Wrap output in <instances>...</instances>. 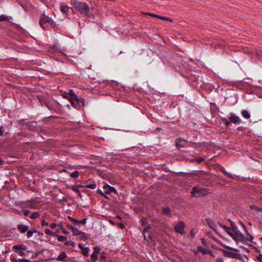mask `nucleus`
Segmentation results:
<instances>
[{
  "instance_id": "obj_1",
  "label": "nucleus",
  "mask_w": 262,
  "mask_h": 262,
  "mask_svg": "<svg viewBox=\"0 0 262 262\" xmlns=\"http://www.w3.org/2000/svg\"><path fill=\"white\" fill-rule=\"evenodd\" d=\"M74 7L76 10L81 14H84L87 16H90L91 13H90V8L89 5L85 3L81 2H77L74 4Z\"/></svg>"
},
{
  "instance_id": "obj_2",
  "label": "nucleus",
  "mask_w": 262,
  "mask_h": 262,
  "mask_svg": "<svg viewBox=\"0 0 262 262\" xmlns=\"http://www.w3.org/2000/svg\"><path fill=\"white\" fill-rule=\"evenodd\" d=\"M230 237H231L236 242H241L244 244L247 241L252 242L253 239V236L250 235V237H246L241 232L236 234H233L230 232Z\"/></svg>"
},
{
  "instance_id": "obj_3",
  "label": "nucleus",
  "mask_w": 262,
  "mask_h": 262,
  "mask_svg": "<svg viewBox=\"0 0 262 262\" xmlns=\"http://www.w3.org/2000/svg\"><path fill=\"white\" fill-rule=\"evenodd\" d=\"M46 23L49 24L52 28H55L56 26V23L51 17L46 15L45 14H42L40 18L39 25L45 29L43 25Z\"/></svg>"
},
{
  "instance_id": "obj_4",
  "label": "nucleus",
  "mask_w": 262,
  "mask_h": 262,
  "mask_svg": "<svg viewBox=\"0 0 262 262\" xmlns=\"http://www.w3.org/2000/svg\"><path fill=\"white\" fill-rule=\"evenodd\" d=\"M208 191V189L195 186L192 188L191 193L194 196H200L208 194L209 193Z\"/></svg>"
},
{
  "instance_id": "obj_5",
  "label": "nucleus",
  "mask_w": 262,
  "mask_h": 262,
  "mask_svg": "<svg viewBox=\"0 0 262 262\" xmlns=\"http://www.w3.org/2000/svg\"><path fill=\"white\" fill-rule=\"evenodd\" d=\"M71 103L75 108L79 109L81 107L84 106V99L77 96V99H74V101H72Z\"/></svg>"
},
{
  "instance_id": "obj_6",
  "label": "nucleus",
  "mask_w": 262,
  "mask_h": 262,
  "mask_svg": "<svg viewBox=\"0 0 262 262\" xmlns=\"http://www.w3.org/2000/svg\"><path fill=\"white\" fill-rule=\"evenodd\" d=\"M185 226L184 223L182 221H180L175 225L174 230L177 232L179 233L180 234H183L184 233V229Z\"/></svg>"
},
{
  "instance_id": "obj_7",
  "label": "nucleus",
  "mask_w": 262,
  "mask_h": 262,
  "mask_svg": "<svg viewBox=\"0 0 262 262\" xmlns=\"http://www.w3.org/2000/svg\"><path fill=\"white\" fill-rule=\"evenodd\" d=\"M60 11L67 15L73 13V9L67 5H61Z\"/></svg>"
},
{
  "instance_id": "obj_8",
  "label": "nucleus",
  "mask_w": 262,
  "mask_h": 262,
  "mask_svg": "<svg viewBox=\"0 0 262 262\" xmlns=\"http://www.w3.org/2000/svg\"><path fill=\"white\" fill-rule=\"evenodd\" d=\"M68 95L69 96H64V95H63V97L67 98L70 102L74 101V99H77V95L75 94L74 91L72 89L69 90V93H68Z\"/></svg>"
},
{
  "instance_id": "obj_9",
  "label": "nucleus",
  "mask_w": 262,
  "mask_h": 262,
  "mask_svg": "<svg viewBox=\"0 0 262 262\" xmlns=\"http://www.w3.org/2000/svg\"><path fill=\"white\" fill-rule=\"evenodd\" d=\"M103 188L105 190V193L106 194H109L111 192H114L115 194L117 193V192L114 187L109 186L107 184L104 185Z\"/></svg>"
},
{
  "instance_id": "obj_10",
  "label": "nucleus",
  "mask_w": 262,
  "mask_h": 262,
  "mask_svg": "<svg viewBox=\"0 0 262 262\" xmlns=\"http://www.w3.org/2000/svg\"><path fill=\"white\" fill-rule=\"evenodd\" d=\"M183 142H187V141L182 138H179L176 140V145L179 149H180L181 148L185 147L186 146V145L185 144L182 143Z\"/></svg>"
},
{
  "instance_id": "obj_11",
  "label": "nucleus",
  "mask_w": 262,
  "mask_h": 262,
  "mask_svg": "<svg viewBox=\"0 0 262 262\" xmlns=\"http://www.w3.org/2000/svg\"><path fill=\"white\" fill-rule=\"evenodd\" d=\"M100 252V248L98 247H95L94 248V251L93 253L91 255V262L95 261L97 259V255Z\"/></svg>"
},
{
  "instance_id": "obj_12",
  "label": "nucleus",
  "mask_w": 262,
  "mask_h": 262,
  "mask_svg": "<svg viewBox=\"0 0 262 262\" xmlns=\"http://www.w3.org/2000/svg\"><path fill=\"white\" fill-rule=\"evenodd\" d=\"M23 125H26V127L31 130H35V127H37L36 123L35 122H26L22 123Z\"/></svg>"
},
{
  "instance_id": "obj_13",
  "label": "nucleus",
  "mask_w": 262,
  "mask_h": 262,
  "mask_svg": "<svg viewBox=\"0 0 262 262\" xmlns=\"http://www.w3.org/2000/svg\"><path fill=\"white\" fill-rule=\"evenodd\" d=\"M241 122V120L238 116H235L233 114H230V122H232L235 124H239Z\"/></svg>"
},
{
  "instance_id": "obj_14",
  "label": "nucleus",
  "mask_w": 262,
  "mask_h": 262,
  "mask_svg": "<svg viewBox=\"0 0 262 262\" xmlns=\"http://www.w3.org/2000/svg\"><path fill=\"white\" fill-rule=\"evenodd\" d=\"M29 227L28 226H26L23 224H20L17 226V229L22 233H24L27 232Z\"/></svg>"
},
{
  "instance_id": "obj_15",
  "label": "nucleus",
  "mask_w": 262,
  "mask_h": 262,
  "mask_svg": "<svg viewBox=\"0 0 262 262\" xmlns=\"http://www.w3.org/2000/svg\"><path fill=\"white\" fill-rule=\"evenodd\" d=\"M162 213L165 215H168L169 216H172L171 210L169 207H163L162 210Z\"/></svg>"
},
{
  "instance_id": "obj_16",
  "label": "nucleus",
  "mask_w": 262,
  "mask_h": 262,
  "mask_svg": "<svg viewBox=\"0 0 262 262\" xmlns=\"http://www.w3.org/2000/svg\"><path fill=\"white\" fill-rule=\"evenodd\" d=\"M206 222H207L208 225H209V226L211 228H212L214 231L216 232V225H215L214 222H213V221L211 219H207Z\"/></svg>"
},
{
  "instance_id": "obj_17",
  "label": "nucleus",
  "mask_w": 262,
  "mask_h": 262,
  "mask_svg": "<svg viewBox=\"0 0 262 262\" xmlns=\"http://www.w3.org/2000/svg\"><path fill=\"white\" fill-rule=\"evenodd\" d=\"M230 230H232L233 233V234H236L237 233H240L239 230H238L237 227L235 225L234 223L230 220Z\"/></svg>"
},
{
  "instance_id": "obj_18",
  "label": "nucleus",
  "mask_w": 262,
  "mask_h": 262,
  "mask_svg": "<svg viewBox=\"0 0 262 262\" xmlns=\"http://www.w3.org/2000/svg\"><path fill=\"white\" fill-rule=\"evenodd\" d=\"M198 250L199 252L202 253L203 254L211 253V252L210 251L201 246L198 247Z\"/></svg>"
},
{
  "instance_id": "obj_19",
  "label": "nucleus",
  "mask_w": 262,
  "mask_h": 262,
  "mask_svg": "<svg viewBox=\"0 0 262 262\" xmlns=\"http://www.w3.org/2000/svg\"><path fill=\"white\" fill-rule=\"evenodd\" d=\"M10 19H11V16H6L5 15H0V22L3 21L11 22Z\"/></svg>"
},
{
  "instance_id": "obj_20",
  "label": "nucleus",
  "mask_w": 262,
  "mask_h": 262,
  "mask_svg": "<svg viewBox=\"0 0 262 262\" xmlns=\"http://www.w3.org/2000/svg\"><path fill=\"white\" fill-rule=\"evenodd\" d=\"M67 257V254L65 252H62L58 257L57 260L58 261H63L64 259Z\"/></svg>"
},
{
  "instance_id": "obj_21",
  "label": "nucleus",
  "mask_w": 262,
  "mask_h": 262,
  "mask_svg": "<svg viewBox=\"0 0 262 262\" xmlns=\"http://www.w3.org/2000/svg\"><path fill=\"white\" fill-rule=\"evenodd\" d=\"M79 185H75V186H73L72 188V189L75 192H77L78 193V195L79 196H80V198H81L82 195L80 193V190L78 189V188H79Z\"/></svg>"
},
{
  "instance_id": "obj_22",
  "label": "nucleus",
  "mask_w": 262,
  "mask_h": 262,
  "mask_svg": "<svg viewBox=\"0 0 262 262\" xmlns=\"http://www.w3.org/2000/svg\"><path fill=\"white\" fill-rule=\"evenodd\" d=\"M37 97L38 100H39V101L40 102V103H41V104L42 105L43 104H44L47 102L45 98L42 96L38 95V96H37Z\"/></svg>"
},
{
  "instance_id": "obj_23",
  "label": "nucleus",
  "mask_w": 262,
  "mask_h": 262,
  "mask_svg": "<svg viewBox=\"0 0 262 262\" xmlns=\"http://www.w3.org/2000/svg\"><path fill=\"white\" fill-rule=\"evenodd\" d=\"M13 249L17 251L18 250H26V247L23 245H15L13 247Z\"/></svg>"
},
{
  "instance_id": "obj_24",
  "label": "nucleus",
  "mask_w": 262,
  "mask_h": 262,
  "mask_svg": "<svg viewBox=\"0 0 262 262\" xmlns=\"http://www.w3.org/2000/svg\"><path fill=\"white\" fill-rule=\"evenodd\" d=\"M242 115L244 118L246 119H249L250 118V115L247 110L242 111Z\"/></svg>"
},
{
  "instance_id": "obj_25",
  "label": "nucleus",
  "mask_w": 262,
  "mask_h": 262,
  "mask_svg": "<svg viewBox=\"0 0 262 262\" xmlns=\"http://www.w3.org/2000/svg\"><path fill=\"white\" fill-rule=\"evenodd\" d=\"M73 234L75 236H77L79 235H81L82 233V232L79 230H78L77 228H74L73 230L72 231Z\"/></svg>"
},
{
  "instance_id": "obj_26",
  "label": "nucleus",
  "mask_w": 262,
  "mask_h": 262,
  "mask_svg": "<svg viewBox=\"0 0 262 262\" xmlns=\"http://www.w3.org/2000/svg\"><path fill=\"white\" fill-rule=\"evenodd\" d=\"M45 233H46V234H47V235H51V236H57V234H56L55 232H53V231H51V230H50V229H46L45 230Z\"/></svg>"
},
{
  "instance_id": "obj_27",
  "label": "nucleus",
  "mask_w": 262,
  "mask_h": 262,
  "mask_svg": "<svg viewBox=\"0 0 262 262\" xmlns=\"http://www.w3.org/2000/svg\"><path fill=\"white\" fill-rule=\"evenodd\" d=\"M241 256V255L238 253L230 252V257L240 259Z\"/></svg>"
},
{
  "instance_id": "obj_28",
  "label": "nucleus",
  "mask_w": 262,
  "mask_h": 262,
  "mask_svg": "<svg viewBox=\"0 0 262 262\" xmlns=\"http://www.w3.org/2000/svg\"><path fill=\"white\" fill-rule=\"evenodd\" d=\"M210 105V111H211L212 113H213V112H215L216 110L217 109L216 104H215L214 103H211Z\"/></svg>"
},
{
  "instance_id": "obj_29",
  "label": "nucleus",
  "mask_w": 262,
  "mask_h": 262,
  "mask_svg": "<svg viewBox=\"0 0 262 262\" xmlns=\"http://www.w3.org/2000/svg\"><path fill=\"white\" fill-rule=\"evenodd\" d=\"M57 237L58 241L59 242H64L67 240V237L66 236H64L62 235H57L56 236Z\"/></svg>"
},
{
  "instance_id": "obj_30",
  "label": "nucleus",
  "mask_w": 262,
  "mask_h": 262,
  "mask_svg": "<svg viewBox=\"0 0 262 262\" xmlns=\"http://www.w3.org/2000/svg\"><path fill=\"white\" fill-rule=\"evenodd\" d=\"M250 209L252 210H255L256 211H258L262 212V208L256 206L255 205H251L250 206Z\"/></svg>"
},
{
  "instance_id": "obj_31",
  "label": "nucleus",
  "mask_w": 262,
  "mask_h": 262,
  "mask_svg": "<svg viewBox=\"0 0 262 262\" xmlns=\"http://www.w3.org/2000/svg\"><path fill=\"white\" fill-rule=\"evenodd\" d=\"M82 253L84 256H88L89 252V248L84 247L83 249L81 250Z\"/></svg>"
},
{
  "instance_id": "obj_32",
  "label": "nucleus",
  "mask_w": 262,
  "mask_h": 262,
  "mask_svg": "<svg viewBox=\"0 0 262 262\" xmlns=\"http://www.w3.org/2000/svg\"><path fill=\"white\" fill-rule=\"evenodd\" d=\"M219 226L222 227L223 229L225 230V231L229 234V227L226 226L225 225H222L221 223H219Z\"/></svg>"
},
{
  "instance_id": "obj_33",
  "label": "nucleus",
  "mask_w": 262,
  "mask_h": 262,
  "mask_svg": "<svg viewBox=\"0 0 262 262\" xmlns=\"http://www.w3.org/2000/svg\"><path fill=\"white\" fill-rule=\"evenodd\" d=\"M39 216V214L38 213V212H34L31 214L30 218H31L32 219H35L38 217Z\"/></svg>"
},
{
  "instance_id": "obj_34",
  "label": "nucleus",
  "mask_w": 262,
  "mask_h": 262,
  "mask_svg": "<svg viewBox=\"0 0 262 262\" xmlns=\"http://www.w3.org/2000/svg\"><path fill=\"white\" fill-rule=\"evenodd\" d=\"M79 176V172L78 171H75L70 173V176L75 179L77 178Z\"/></svg>"
},
{
  "instance_id": "obj_35",
  "label": "nucleus",
  "mask_w": 262,
  "mask_h": 262,
  "mask_svg": "<svg viewBox=\"0 0 262 262\" xmlns=\"http://www.w3.org/2000/svg\"><path fill=\"white\" fill-rule=\"evenodd\" d=\"M44 105H46V106L50 111L54 110L53 106L47 101L44 104Z\"/></svg>"
},
{
  "instance_id": "obj_36",
  "label": "nucleus",
  "mask_w": 262,
  "mask_h": 262,
  "mask_svg": "<svg viewBox=\"0 0 262 262\" xmlns=\"http://www.w3.org/2000/svg\"><path fill=\"white\" fill-rule=\"evenodd\" d=\"M64 245L66 246H71L74 247L75 246V243L72 241H67V242H66V243H64Z\"/></svg>"
},
{
  "instance_id": "obj_37",
  "label": "nucleus",
  "mask_w": 262,
  "mask_h": 262,
  "mask_svg": "<svg viewBox=\"0 0 262 262\" xmlns=\"http://www.w3.org/2000/svg\"><path fill=\"white\" fill-rule=\"evenodd\" d=\"M97 192L98 193H99V194H100L103 197H104L106 199H108V197L107 195H105V192L103 193L100 189H98L97 190Z\"/></svg>"
},
{
  "instance_id": "obj_38",
  "label": "nucleus",
  "mask_w": 262,
  "mask_h": 262,
  "mask_svg": "<svg viewBox=\"0 0 262 262\" xmlns=\"http://www.w3.org/2000/svg\"><path fill=\"white\" fill-rule=\"evenodd\" d=\"M150 228V226L148 225L144 226V227L143 228V233H145V232L148 231Z\"/></svg>"
},
{
  "instance_id": "obj_39",
  "label": "nucleus",
  "mask_w": 262,
  "mask_h": 262,
  "mask_svg": "<svg viewBox=\"0 0 262 262\" xmlns=\"http://www.w3.org/2000/svg\"><path fill=\"white\" fill-rule=\"evenodd\" d=\"M85 187L91 189H95L96 187V185L95 183H92L91 184L87 185L86 186H85Z\"/></svg>"
},
{
  "instance_id": "obj_40",
  "label": "nucleus",
  "mask_w": 262,
  "mask_h": 262,
  "mask_svg": "<svg viewBox=\"0 0 262 262\" xmlns=\"http://www.w3.org/2000/svg\"><path fill=\"white\" fill-rule=\"evenodd\" d=\"M42 252H43V251H38L37 252H36L35 253H34L32 255V258L37 257L38 256V255H39L40 254H41Z\"/></svg>"
},
{
  "instance_id": "obj_41",
  "label": "nucleus",
  "mask_w": 262,
  "mask_h": 262,
  "mask_svg": "<svg viewBox=\"0 0 262 262\" xmlns=\"http://www.w3.org/2000/svg\"><path fill=\"white\" fill-rule=\"evenodd\" d=\"M204 159L202 157H199L196 158L195 160V161L198 163H201V162L204 161Z\"/></svg>"
},
{
  "instance_id": "obj_42",
  "label": "nucleus",
  "mask_w": 262,
  "mask_h": 262,
  "mask_svg": "<svg viewBox=\"0 0 262 262\" xmlns=\"http://www.w3.org/2000/svg\"><path fill=\"white\" fill-rule=\"evenodd\" d=\"M81 235V236L80 237V239H85L88 238L87 235L85 233L82 232Z\"/></svg>"
},
{
  "instance_id": "obj_43",
  "label": "nucleus",
  "mask_w": 262,
  "mask_h": 262,
  "mask_svg": "<svg viewBox=\"0 0 262 262\" xmlns=\"http://www.w3.org/2000/svg\"><path fill=\"white\" fill-rule=\"evenodd\" d=\"M140 222H141V226H144L146 225V224H147V222L146 221V220L145 218L143 217L141 219Z\"/></svg>"
},
{
  "instance_id": "obj_44",
  "label": "nucleus",
  "mask_w": 262,
  "mask_h": 262,
  "mask_svg": "<svg viewBox=\"0 0 262 262\" xmlns=\"http://www.w3.org/2000/svg\"><path fill=\"white\" fill-rule=\"evenodd\" d=\"M106 259V256L105 255V254L104 253H102L101 254V256L100 257V260L101 261H104V260H105Z\"/></svg>"
},
{
  "instance_id": "obj_45",
  "label": "nucleus",
  "mask_w": 262,
  "mask_h": 262,
  "mask_svg": "<svg viewBox=\"0 0 262 262\" xmlns=\"http://www.w3.org/2000/svg\"><path fill=\"white\" fill-rule=\"evenodd\" d=\"M33 234V231H32V230H28L27 233V236L28 237H30L32 236Z\"/></svg>"
},
{
  "instance_id": "obj_46",
  "label": "nucleus",
  "mask_w": 262,
  "mask_h": 262,
  "mask_svg": "<svg viewBox=\"0 0 262 262\" xmlns=\"http://www.w3.org/2000/svg\"><path fill=\"white\" fill-rule=\"evenodd\" d=\"M221 250L224 253V255L225 256H226L227 257H229V251H227L226 250H223V249H221Z\"/></svg>"
},
{
  "instance_id": "obj_47",
  "label": "nucleus",
  "mask_w": 262,
  "mask_h": 262,
  "mask_svg": "<svg viewBox=\"0 0 262 262\" xmlns=\"http://www.w3.org/2000/svg\"><path fill=\"white\" fill-rule=\"evenodd\" d=\"M23 212L25 216H28L30 212V211L28 209H23Z\"/></svg>"
},
{
  "instance_id": "obj_48",
  "label": "nucleus",
  "mask_w": 262,
  "mask_h": 262,
  "mask_svg": "<svg viewBox=\"0 0 262 262\" xmlns=\"http://www.w3.org/2000/svg\"><path fill=\"white\" fill-rule=\"evenodd\" d=\"M87 218H84L82 220L79 221V224H81L82 225H85L86 223Z\"/></svg>"
},
{
  "instance_id": "obj_49",
  "label": "nucleus",
  "mask_w": 262,
  "mask_h": 262,
  "mask_svg": "<svg viewBox=\"0 0 262 262\" xmlns=\"http://www.w3.org/2000/svg\"><path fill=\"white\" fill-rule=\"evenodd\" d=\"M190 235H191V237H194V234H195L194 229H191V230H190Z\"/></svg>"
},
{
  "instance_id": "obj_50",
  "label": "nucleus",
  "mask_w": 262,
  "mask_h": 262,
  "mask_svg": "<svg viewBox=\"0 0 262 262\" xmlns=\"http://www.w3.org/2000/svg\"><path fill=\"white\" fill-rule=\"evenodd\" d=\"M48 225H49L48 223L46 222L45 221V220H42L41 221V226H48Z\"/></svg>"
},
{
  "instance_id": "obj_51",
  "label": "nucleus",
  "mask_w": 262,
  "mask_h": 262,
  "mask_svg": "<svg viewBox=\"0 0 262 262\" xmlns=\"http://www.w3.org/2000/svg\"><path fill=\"white\" fill-rule=\"evenodd\" d=\"M256 259L262 262V254H259L258 256L256 257Z\"/></svg>"
},
{
  "instance_id": "obj_52",
  "label": "nucleus",
  "mask_w": 262,
  "mask_h": 262,
  "mask_svg": "<svg viewBox=\"0 0 262 262\" xmlns=\"http://www.w3.org/2000/svg\"><path fill=\"white\" fill-rule=\"evenodd\" d=\"M4 133V127L0 126V136H3Z\"/></svg>"
},
{
  "instance_id": "obj_53",
  "label": "nucleus",
  "mask_w": 262,
  "mask_h": 262,
  "mask_svg": "<svg viewBox=\"0 0 262 262\" xmlns=\"http://www.w3.org/2000/svg\"><path fill=\"white\" fill-rule=\"evenodd\" d=\"M56 226H57V224L54 223H53L50 225V227L52 229H54Z\"/></svg>"
},
{
  "instance_id": "obj_54",
  "label": "nucleus",
  "mask_w": 262,
  "mask_h": 262,
  "mask_svg": "<svg viewBox=\"0 0 262 262\" xmlns=\"http://www.w3.org/2000/svg\"><path fill=\"white\" fill-rule=\"evenodd\" d=\"M19 262H31L28 259H19Z\"/></svg>"
},
{
  "instance_id": "obj_55",
  "label": "nucleus",
  "mask_w": 262,
  "mask_h": 262,
  "mask_svg": "<svg viewBox=\"0 0 262 262\" xmlns=\"http://www.w3.org/2000/svg\"><path fill=\"white\" fill-rule=\"evenodd\" d=\"M16 252H17L20 256H25V254L24 252H23V251H16Z\"/></svg>"
},
{
  "instance_id": "obj_56",
  "label": "nucleus",
  "mask_w": 262,
  "mask_h": 262,
  "mask_svg": "<svg viewBox=\"0 0 262 262\" xmlns=\"http://www.w3.org/2000/svg\"><path fill=\"white\" fill-rule=\"evenodd\" d=\"M67 227L69 229H71L72 230V231L73 230V229H74L75 227H73L72 225H70V224H67Z\"/></svg>"
},
{
  "instance_id": "obj_57",
  "label": "nucleus",
  "mask_w": 262,
  "mask_h": 262,
  "mask_svg": "<svg viewBox=\"0 0 262 262\" xmlns=\"http://www.w3.org/2000/svg\"><path fill=\"white\" fill-rule=\"evenodd\" d=\"M72 222L75 225H78L79 224V221L76 219H75Z\"/></svg>"
},
{
  "instance_id": "obj_58",
  "label": "nucleus",
  "mask_w": 262,
  "mask_h": 262,
  "mask_svg": "<svg viewBox=\"0 0 262 262\" xmlns=\"http://www.w3.org/2000/svg\"><path fill=\"white\" fill-rule=\"evenodd\" d=\"M12 262H18L19 260H17L15 257H12L11 259Z\"/></svg>"
},
{
  "instance_id": "obj_59",
  "label": "nucleus",
  "mask_w": 262,
  "mask_h": 262,
  "mask_svg": "<svg viewBox=\"0 0 262 262\" xmlns=\"http://www.w3.org/2000/svg\"><path fill=\"white\" fill-rule=\"evenodd\" d=\"M160 19H162V20H164L167 21L168 17H164V16H161Z\"/></svg>"
},
{
  "instance_id": "obj_60",
  "label": "nucleus",
  "mask_w": 262,
  "mask_h": 262,
  "mask_svg": "<svg viewBox=\"0 0 262 262\" xmlns=\"http://www.w3.org/2000/svg\"><path fill=\"white\" fill-rule=\"evenodd\" d=\"M152 17H156V18H159V19H160V18H161V16L157 15V14H155L152 15Z\"/></svg>"
},
{
  "instance_id": "obj_61",
  "label": "nucleus",
  "mask_w": 262,
  "mask_h": 262,
  "mask_svg": "<svg viewBox=\"0 0 262 262\" xmlns=\"http://www.w3.org/2000/svg\"><path fill=\"white\" fill-rule=\"evenodd\" d=\"M246 235L249 236L250 237V235H251L247 231V228H246V230H245Z\"/></svg>"
},
{
  "instance_id": "obj_62",
  "label": "nucleus",
  "mask_w": 262,
  "mask_h": 262,
  "mask_svg": "<svg viewBox=\"0 0 262 262\" xmlns=\"http://www.w3.org/2000/svg\"><path fill=\"white\" fill-rule=\"evenodd\" d=\"M240 223L241 224V225L242 226V227L244 228V230H246V226L243 223V222L242 221H240Z\"/></svg>"
},
{
  "instance_id": "obj_63",
  "label": "nucleus",
  "mask_w": 262,
  "mask_h": 262,
  "mask_svg": "<svg viewBox=\"0 0 262 262\" xmlns=\"http://www.w3.org/2000/svg\"><path fill=\"white\" fill-rule=\"evenodd\" d=\"M78 247L81 249H83L84 247L82 246V245L81 244H78Z\"/></svg>"
},
{
  "instance_id": "obj_64",
  "label": "nucleus",
  "mask_w": 262,
  "mask_h": 262,
  "mask_svg": "<svg viewBox=\"0 0 262 262\" xmlns=\"http://www.w3.org/2000/svg\"><path fill=\"white\" fill-rule=\"evenodd\" d=\"M62 232L64 233V234H67L69 233V232H68L67 231H66L64 229H62Z\"/></svg>"
}]
</instances>
